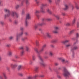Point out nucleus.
Instances as JSON below:
<instances>
[{
    "instance_id": "f257e3e1",
    "label": "nucleus",
    "mask_w": 79,
    "mask_h": 79,
    "mask_svg": "<svg viewBox=\"0 0 79 79\" xmlns=\"http://www.w3.org/2000/svg\"><path fill=\"white\" fill-rule=\"evenodd\" d=\"M4 11L7 13L5 15L6 17H8L10 16V15H11L12 16H15V17L16 18H18V17H19L18 14H17L15 11H12L11 12L10 10L6 9H4Z\"/></svg>"
},
{
    "instance_id": "f03ea898",
    "label": "nucleus",
    "mask_w": 79,
    "mask_h": 79,
    "mask_svg": "<svg viewBox=\"0 0 79 79\" xmlns=\"http://www.w3.org/2000/svg\"><path fill=\"white\" fill-rule=\"evenodd\" d=\"M47 45L46 44H44L42 47V48L40 49V50L39 51V49L37 48H35L34 49L36 53H38L39 54L42 53L44 51V48L46 47Z\"/></svg>"
},
{
    "instance_id": "7ed1b4c3",
    "label": "nucleus",
    "mask_w": 79,
    "mask_h": 79,
    "mask_svg": "<svg viewBox=\"0 0 79 79\" xmlns=\"http://www.w3.org/2000/svg\"><path fill=\"white\" fill-rule=\"evenodd\" d=\"M64 72L63 73V75L65 77H68V76H69V73L68 71L66 69L65 67H64Z\"/></svg>"
},
{
    "instance_id": "20e7f679",
    "label": "nucleus",
    "mask_w": 79,
    "mask_h": 79,
    "mask_svg": "<svg viewBox=\"0 0 79 79\" xmlns=\"http://www.w3.org/2000/svg\"><path fill=\"white\" fill-rule=\"evenodd\" d=\"M38 57L39 60L41 61L40 62V64H41V65L42 66H45V64H44V60L42 57V56H41L40 54H38Z\"/></svg>"
},
{
    "instance_id": "39448f33",
    "label": "nucleus",
    "mask_w": 79,
    "mask_h": 79,
    "mask_svg": "<svg viewBox=\"0 0 79 79\" xmlns=\"http://www.w3.org/2000/svg\"><path fill=\"white\" fill-rule=\"evenodd\" d=\"M30 19L31 16H30V14H28L26 16V19L25 21V26L27 27L28 26V22H27V19Z\"/></svg>"
},
{
    "instance_id": "423d86ee",
    "label": "nucleus",
    "mask_w": 79,
    "mask_h": 79,
    "mask_svg": "<svg viewBox=\"0 0 79 79\" xmlns=\"http://www.w3.org/2000/svg\"><path fill=\"white\" fill-rule=\"evenodd\" d=\"M47 4H42L40 7V11L43 13H45V9L44 8V6H46Z\"/></svg>"
},
{
    "instance_id": "0eeeda50",
    "label": "nucleus",
    "mask_w": 79,
    "mask_h": 79,
    "mask_svg": "<svg viewBox=\"0 0 79 79\" xmlns=\"http://www.w3.org/2000/svg\"><path fill=\"white\" fill-rule=\"evenodd\" d=\"M60 27H58L56 26L54 27L55 30H54L52 31L53 33L54 34H57L58 33V30H59Z\"/></svg>"
},
{
    "instance_id": "6e6552de",
    "label": "nucleus",
    "mask_w": 79,
    "mask_h": 79,
    "mask_svg": "<svg viewBox=\"0 0 79 79\" xmlns=\"http://www.w3.org/2000/svg\"><path fill=\"white\" fill-rule=\"evenodd\" d=\"M19 39H20V36L18 34H17L16 35L15 40L16 42H19Z\"/></svg>"
},
{
    "instance_id": "1a4fd4ad",
    "label": "nucleus",
    "mask_w": 79,
    "mask_h": 79,
    "mask_svg": "<svg viewBox=\"0 0 79 79\" xmlns=\"http://www.w3.org/2000/svg\"><path fill=\"white\" fill-rule=\"evenodd\" d=\"M77 49H78V47L77 46H75L73 48H72L71 50L72 52H73L74 50H77Z\"/></svg>"
},
{
    "instance_id": "9d476101",
    "label": "nucleus",
    "mask_w": 79,
    "mask_h": 79,
    "mask_svg": "<svg viewBox=\"0 0 79 79\" xmlns=\"http://www.w3.org/2000/svg\"><path fill=\"white\" fill-rule=\"evenodd\" d=\"M13 53V52L11 50L9 51L7 53V55H9V56H11L12 55V54Z\"/></svg>"
},
{
    "instance_id": "9b49d317",
    "label": "nucleus",
    "mask_w": 79,
    "mask_h": 79,
    "mask_svg": "<svg viewBox=\"0 0 79 79\" xmlns=\"http://www.w3.org/2000/svg\"><path fill=\"white\" fill-rule=\"evenodd\" d=\"M46 35L49 38H50L51 37H52V36L50 35V33L49 32H47L46 34Z\"/></svg>"
},
{
    "instance_id": "f8f14e48",
    "label": "nucleus",
    "mask_w": 79,
    "mask_h": 79,
    "mask_svg": "<svg viewBox=\"0 0 79 79\" xmlns=\"http://www.w3.org/2000/svg\"><path fill=\"white\" fill-rule=\"evenodd\" d=\"M2 74H3L5 79H7V77H6V73H2Z\"/></svg>"
},
{
    "instance_id": "ddd939ff",
    "label": "nucleus",
    "mask_w": 79,
    "mask_h": 79,
    "mask_svg": "<svg viewBox=\"0 0 79 79\" xmlns=\"http://www.w3.org/2000/svg\"><path fill=\"white\" fill-rule=\"evenodd\" d=\"M11 66L12 68H15V67L17 66V65L12 64H11Z\"/></svg>"
},
{
    "instance_id": "4468645a",
    "label": "nucleus",
    "mask_w": 79,
    "mask_h": 79,
    "mask_svg": "<svg viewBox=\"0 0 79 79\" xmlns=\"http://www.w3.org/2000/svg\"><path fill=\"white\" fill-rule=\"evenodd\" d=\"M25 0H23V2H24ZM26 0V3L27 5H28L29 4V2L28 0Z\"/></svg>"
},
{
    "instance_id": "2eb2a0df",
    "label": "nucleus",
    "mask_w": 79,
    "mask_h": 79,
    "mask_svg": "<svg viewBox=\"0 0 79 79\" xmlns=\"http://www.w3.org/2000/svg\"><path fill=\"white\" fill-rule=\"evenodd\" d=\"M61 61L62 63H66V62H68V61H65V60L64 59H62L61 60Z\"/></svg>"
},
{
    "instance_id": "dca6fc26",
    "label": "nucleus",
    "mask_w": 79,
    "mask_h": 79,
    "mask_svg": "<svg viewBox=\"0 0 79 79\" xmlns=\"http://www.w3.org/2000/svg\"><path fill=\"white\" fill-rule=\"evenodd\" d=\"M47 12L48 13H49V14H52V11L50 10L49 9H47Z\"/></svg>"
},
{
    "instance_id": "f3484780",
    "label": "nucleus",
    "mask_w": 79,
    "mask_h": 79,
    "mask_svg": "<svg viewBox=\"0 0 79 79\" xmlns=\"http://www.w3.org/2000/svg\"><path fill=\"white\" fill-rule=\"evenodd\" d=\"M71 43H70V44H66L65 45V47L67 48H68V47H71Z\"/></svg>"
},
{
    "instance_id": "a211bd4d",
    "label": "nucleus",
    "mask_w": 79,
    "mask_h": 79,
    "mask_svg": "<svg viewBox=\"0 0 79 79\" xmlns=\"http://www.w3.org/2000/svg\"><path fill=\"white\" fill-rule=\"evenodd\" d=\"M65 8L64 9V10H68V6L67 5H65Z\"/></svg>"
},
{
    "instance_id": "6ab92c4d",
    "label": "nucleus",
    "mask_w": 79,
    "mask_h": 79,
    "mask_svg": "<svg viewBox=\"0 0 79 79\" xmlns=\"http://www.w3.org/2000/svg\"><path fill=\"white\" fill-rule=\"evenodd\" d=\"M69 42V40H66L64 41H63L62 43L63 44H66V43H68V42Z\"/></svg>"
},
{
    "instance_id": "aec40b11",
    "label": "nucleus",
    "mask_w": 79,
    "mask_h": 79,
    "mask_svg": "<svg viewBox=\"0 0 79 79\" xmlns=\"http://www.w3.org/2000/svg\"><path fill=\"white\" fill-rule=\"evenodd\" d=\"M27 39V37H25L24 38H22L21 40L22 41H24L25 40H26Z\"/></svg>"
},
{
    "instance_id": "412c9836",
    "label": "nucleus",
    "mask_w": 79,
    "mask_h": 79,
    "mask_svg": "<svg viewBox=\"0 0 79 79\" xmlns=\"http://www.w3.org/2000/svg\"><path fill=\"white\" fill-rule=\"evenodd\" d=\"M24 54V51H22L20 53V55L21 56H23Z\"/></svg>"
},
{
    "instance_id": "4be33fe9",
    "label": "nucleus",
    "mask_w": 79,
    "mask_h": 79,
    "mask_svg": "<svg viewBox=\"0 0 79 79\" xmlns=\"http://www.w3.org/2000/svg\"><path fill=\"white\" fill-rule=\"evenodd\" d=\"M35 1L36 2V3L37 5H39V3H40V1L39 0H35Z\"/></svg>"
},
{
    "instance_id": "5701e85b",
    "label": "nucleus",
    "mask_w": 79,
    "mask_h": 79,
    "mask_svg": "<svg viewBox=\"0 0 79 79\" xmlns=\"http://www.w3.org/2000/svg\"><path fill=\"white\" fill-rule=\"evenodd\" d=\"M33 78V77H32V76H29L27 77V79H32Z\"/></svg>"
},
{
    "instance_id": "b1692460",
    "label": "nucleus",
    "mask_w": 79,
    "mask_h": 79,
    "mask_svg": "<svg viewBox=\"0 0 79 79\" xmlns=\"http://www.w3.org/2000/svg\"><path fill=\"white\" fill-rule=\"evenodd\" d=\"M23 67V66L22 65H19L18 67V70H19L20 69H21V67Z\"/></svg>"
},
{
    "instance_id": "393cba45",
    "label": "nucleus",
    "mask_w": 79,
    "mask_h": 79,
    "mask_svg": "<svg viewBox=\"0 0 79 79\" xmlns=\"http://www.w3.org/2000/svg\"><path fill=\"white\" fill-rule=\"evenodd\" d=\"M74 30H73L69 32V34H73V33L74 32Z\"/></svg>"
},
{
    "instance_id": "a878e982",
    "label": "nucleus",
    "mask_w": 79,
    "mask_h": 79,
    "mask_svg": "<svg viewBox=\"0 0 79 79\" xmlns=\"http://www.w3.org/2000/svg\"><path fill=\"white\" fill-rule=\"evenodd\" d=\"M44 24H45L43 22L41 23H39L38 24V26H42V25H44Z\"/></svg>"
},
{
    "instance_id": "bb28decb",
    "label": "nucleus",
    "mask_w": 79,
    "mask_h": 79,
    "mask_svg": "<svg viewBox=\"0 0 79 79\" xmlns=\"http://www.w3.org/2000/svg\"><path fill=\"white\" fill-rule=\"evenodd\" d=\"M25 13V10L23 9L22 12V15H23Z\"/></svg>"
},
{
    "instance_id": "cd10ccee",
    "label": "nucleus",
    "mask_w": 79,
    "mask_h": 79,
    "mask_svg": "<svg viewBox=\"0 0 79 79\" xmlns=\"http://www.w3.org/2000/svg\"><path fill=\"white\" fill-rule=\"evenodd\" d=\"M55 16L57 19H60V16H59V15H56Z\"/></svg>"
},
{
    "instance_id": "c85d7f7f",
    "label": "nucleus",
    "mask_w": 79,
    "mask_h": 79,
    "mask_svg": "<svg viewBox=\"0 0 79 79\" xmlns=\"http://www.w3.org/2000/svg\"><path fill=\"white\" fill-rule=\"evenodd\" d=\"M38 69H39V67H36L35 68V71H38Z\"/></svg>"
},
{
    "instance_id": "c756f323",
    "label": "nucleus",
    "mask_w": 79,
    "mask_h": 79,
    "mask_svg": "<svg viewBox=\"0 0 79 79\" xmlns=\"http://www.w3.org/2000/svg\"><path fill=\"white\" fill-rule=\"evenodd\" d=\"M32 59H33V60H34V61L35 60V55L33 56Z\"/></svg>"
},
{
    "instance_id": "7c9ffc66",
    "label": "nucleus",
    "mask_w": 79,
    "mask_h": 79,
    "mask_svg": "<svg viewBox=\"0 0 79 79\" xmlns=\"http://www.w3.org/2000/svg\"><path fill=\"white\" fill-rule=\"evenodd\" d=\"M57 42V40H52V43H55V42Z\"/></svg>"
},
{
    "instance_id": "2f4dec72",
    "label": "nucleus",
    "mask_w": 79,
    "mask_h": 79,
    "mask_svg": "<svg viewBox=\"0 0 79 79\" xmlns=\"http://www.w3.org/2000/svg\"><path fill=\"white\" fill-rule=\"evenodd\" d=\"M14 38V37L13 36H11L9 37V39L10 40H12V39H13Z\"/></svg>"
},
{
    "instance_id": "473e14b6",
    "label": "nucleus",
    "mask_w": 79,
    "mask_h": 79,
    "mask_svg": "<svg viewBox=\"0 0 79 79\" xmlns=\"http://www.w3.org/2000/svg\"><path fill=\"white\" fill-rule=\"evenodd\" d=\"M49 55L51 56H53V52H50Z\"/></svg>"
},
{
    "instance_id": "72a5a7b5",
    "label": "nucleus",
    "mask_w": 79,
    "mask_h": 79,
    "mask_svg": "<svg viewBox=\"0 0 79 79\" xmlns=\"http://www.w3.org/2000/svg\"><path fill=\"white\" fill-rule=\"evenodd\" d=\"M76 8L77 9V10H78V9H79V6H78V5L77 4H76Z\"/></svg>"
},
{
    "instance_id": "f704fd0d",
    "label": "nucleus",
    "mask_w": 79,
    "mask_h": 79,
    "mask_svg": "<svg viewBox=\"0 0 79 79\" xmlns=\"http://www.w3.org/2000/svg\"><path fill=\"white\" fill-rule=\"evenodd\" d=\"M19 5H16L15 6V8L16 9H18L19 8Z\"/></svg>"
},
{
    "instance_id": "c9c22d12",
    "label": "nucleus",
    "mask_w": 79,
    "mask_h": 79,
    "mask_svg": "<svg viewBox=\"0 0 79 79\" xmlns=\"http://www.w3.org/2000/svg\"><path fill=\"white\" fill-rule=\"evenodd\" d=\"M19 35V36H21V35H23V31H22Z\"/></svg>"
},
{
    "instance_id": "e433bc0d",
    "label": "nucleus",
    "mask_w": 79,
    "mask_h": 79,
    "mask_svg": "<svg viewBox=\"0 0 79 79\" xmlns=\"http://www.w3.org/2000/svg\"><path fill=\"white\" fill-rule=\"evenodd\" d=\"M0 23L2 25H3V24H5V23H4V22H3V21H1L0 22Z\"/></svg>"
},
{
    "instance_id": "4c0bfd02",
    "label": "nucleus",
    "mask_w": 79,
    "mask_h": 79,
    "mask_svg": "<svg viewBox=\"0 0 79 79\" xmlns=\"http://www.w3.org/2000/svg\"><path fill=\"white\" fill-rule=\"evenodd\" d=\"M20 31H23V30H24V28L23 27H21L20 28Z\"/></svg>"
},
{
    "instance_id": "58836bf2",
    "label": "nucleus",
    "mask_w": 79,
    "mask_h": 79,
    "mask_svg": "<svg viewBox=\"0 0 79 79\" xmlns=\"http://www.w3.org/2000/svg\"><path fill=\"white\" fill-rule=\"evenodd\" d=\"M76 20L75 19H74L72 22V23L73 24H74V23H75V22H76Z\"/></svg>"
},
{
    "instance_id": "ea45409f",
    "label": "nucleus",
    "mask_w": 79,
    "mask_h": 79,
    "mask_svg": "<svg viewBox=\"0 0 79 79\" xmlns=\"http://www.w3.org/2000/svg\"><path fill=\"white\" fill-rule=\"evenodd\" d=\"M38 76H39L37 74L35 75L34 76V79H35V78H36V77H37Z\"/></svg>"
},
{
    "instance_id": "a19ab883",
    "label": "nucleus",
    "mask_w": 79,
    "mask_h": 79,
    "mask_svg": "<svg viewBox=\"0 0 79 79\" xmlns=\"http://www.w3.org/2000/svg\"><path fill=\"white\" fill-rule=\"evenodd\" d=\"M57 77L58 79H61V76L58 74L57 75Z\"/></svg>"
},
{
    "instance_id": "79ce46f5",
    "label": "nucleus",
    "mask_w": 79,
    "mask_h": 79,
    "mask_svg": "<svg viewBox=\"0 0 79 79\" xmlns=\"http://www.w3.org/2000/svg\"><path fill=\"white\" fill-rule=\"evenodd\" d=\"M40 13L39 10H37L35 11V14H37V13Z\"/></svg>"
},
{
    "instance_id": "37998d69",
    "label": "nucleus",
    "mask_w": 79,
    "mask_h": 79,
    "mask_svg": "<svg viewBox=\"0 0 79 79\" xmlns=\"http://www.w3.org/2000/svg\"><path fill=\"white\" fill-rule=\"evenodd\" d=\"M18 23V21L15 20L14 21V24H17Z\"/></svg>"
},
{
    "instance_id": "c03bdc74",
    "label": "nucleus",
    "mask_w": 79,
    "mask_h": 79,
    "mask_svg": "<svg viewBox=\"0 0 79 79\" xmlns=\"http://www.w3.org/2000/svg\"><path fill=\"white\" fill-rule=\"evenodd\" d=\"M66 26H69L70 25V24L69 23H66Z\"/></svg>"
},
{
    "instance_id": "a18cd8bd",
    "label": "nucleus",
    "mask_w": 79,
    "mask_h": 79,
    "mask_svg": "<svg viewBox=\"0 0 79 79\" xmlns=\"http://www.w3.org/2000/svg\"><path fill=\"white\" fill-rule=\"evenodd\" d=\"M36 44L37 46H38L39 45V41H37L36 42Z\"/></svg>"
},
{
    "instance_id": "49530a36",
    "label": "nucleus",
    "mask_w": 79,
    "mask_h": 79,
    "mask_svg": "<svg viewBox=\"0 0 79 79\" xmlns=\"http://www.w3.org/2000/svg\"><path fill=\"white\" fill-rule=\"evenodd\" d=\"M40 77H44V75H43V74L40 75Z\"/></svg>"
},
{
    "instance_id": "de8ad7c7",
    "label": "nucleus",
    "mask_w": 79,
    "mask_h": 79,
    "mask_svg": "<svg viewBox=\"0 0 79 79\" xmlns=\"http://www.w3.org/2000/svg\"><path fill=\"white\" fill-rule=\"evenodd\" d=\"M50 46L51 47H52V48H54L55 47V46H54V45L52 44Z\"/></svg>"
},
{
    "instance_id": "09e8293b",
    "label": "nucleus",
    "mask_w": 79,
    "mask_h": 79,
    "mask_svg": "<svg viewBox=\"0 0 79 79\" xmlns=\"http://www.w3.org/2000/svg\"><path fill=\"white\" fill-rule=\"evenodd\" d=\"M26 50L27 51H29V48L28 47H26Z\"/></svg>"
},
{
    "instance_id": "8fccbe9b",
    "label": "nucleus",
    "mask_w": 79,
    "mask_h": 79,
    "mask_svg": "<svg viewBox=\"0 0 79 79\" xmlns=\"http://www.w3.org/2000/svg\"><path fill=\"white\" fill-rule=\"evenodd\" d=\"M15 58H18V56L17 55H15Z\"/></svg>"
},
{
    "instance_id": "3c124183",
    "label": "nucleus",
    "mask_w": 79,
    "mask_h": 79,
    "mask_svg": "<svg viewBox=\"0 0 79 79\" xmlns=\"http://www.w3.org/2000/svg\"><path fill=\"white\" fill-rule=\"evenodd\" d=\"M6 47H9L10 46V44H7V45H6Z\"/></svg>"
},
{
    "instance_id": "603ef678",
    "label": "nucleus",
    "mask_w": 79,
    "mask_h": 79,
    "mask_svg": "<svg viewBox=\"0 0 79 79\" xmlns=\"http://www.w3.org/2000/svg\"><path fill=\"white\" fill-rule=\"evenodd\" d=\"M79 37V34L78 33H77L76 34V37L77 38V37Z\"/></svg>"
},
{
    "instance_id": "864d4df0",
    "label": "nucleus",
    "mask_w": 79,
    "mask_h": 79,
    "mask_svg": "<svg viewBox=\"0 0 79 79\" xmlns=\"http://www.w3.org/2000/svg\"><path fill=\"white\" fill-rule=\"evenodd\" d=\"M47 21H52V19H47Z\"/></svg>"
},
{
    "instance_id": "5fc2aeb1",
    "label": "nucleus",
    "mask_w": 79,
    "mask_h": 79,
    "mask_svg": "<svg viewBox=\"0 0 79 79\" xmlns=\"http://www.w3.org/2000/svg\"><path fill=\"white\" fill-rule=\"evenodd\" d=\"M38 27V25H35V29H37V28Z\"/></svg>"
},
{
    "instance_id": "6e6d98bb",
    "label": "nucleus",
    "mask_w": 79,
    "mask_h": 79,
    "mask_svg": "<svg viewBox=\"0 0 79 79\" xmlns=\"http://www.w3.org/2000/svg\"><path fill=\"white\" fill-rule=\"evenodd\" d=\"M25 35H28V33H27V32H25Z\"/></svg>"
},
{
    "instance_id": "4d7b16f0",
    "label": "nucleus",
    "mask_w": 79,
    "mask_h": 79,
    "mask_svg": "<svg viewBox=\"0 0 79 79\" xmlns=\"http://www.w3.org/2000/svg\"><path fill=\"white\" fill-rule=\"evenodd\" d=\"M23 47H20L19 48V49H20L21 50H23Z\"/></svg>"
},
{
    "instance_id": "13d9d810",
    "label": "nucleus",
    "mask_w": 79,
    "mask_h": 79,
    "mask_svg": "<svg viewBox=\"0 0 79 79\" xmlns=\"http://www.w3.org/2000/svg\"><path fill=\"white\" fill-rule=\"evenodd\" d=\"M2 0H0V5H2Z\"/></svg>"
},
{
    "instance_id": "bf43d9fd",
    "label": "nucleus",
    "mask_w": 79,
    "mask_h": 79,
    "mask_svg": "<svg viewBox=\"0 0 79 79\" xmlns=\"http://www.w3.org/2000/svg\"><path fill=\"white\" fill-rule=\"evenodd\" d=\"M58 63H55V66H58Z\"/></svg>"
},
{
    "instance_id": "052dcab7",
    "label": "nucleus",
    "mask_w": 79,
    "mask_h": 79,
    "mask_svg": "<svg viewBox=\"0 0 79 79\" xmlns=\"http://www.w3.org/2000/svg\"><path fill=\"white\" fill-rule=\"evenodd\" d=\"M49 2V3H52V0H48Z\"/></svg>"
},
{
    "instance_id": "680f3d73",
    "label": "nucleus",
    "mask_w": 79,
    "mask_h": 79,
    "mask_svg": "<svg viewBox=\"0 0 79 79\" xmlns=\"http://www.w3.org/2000/svg\"><path fill=\"white\" fill-rule=\"evenodd\" d=\"M29 63L30 64H32V61H30Z\"/></svg>"
},
{
    "instance_id": "e2e57ef3",
    "label": "nucleus",
    "mask_w": 79,
    "mask_h": 79,
    "mask_svg": "<svg viewBox=\"0 0 79 79\" xmlns=\"http://www.w3.org/2000/svg\"><path fill=\"white\" fill-rule=\"evenodd\" d=\"M77 26L78 27H79V22H77Z\"/></svg>"
},
{
    "instance_id": "0e129e2a",
    "label": "nucleus",
    "mask_w": 79,
    "mask_h": 79,
    "mask_svg": "<svg viewBox=\"0 0 79 79\" xmlns=\"http://www.w3.org/2000/svg\"><path fill=\"white\" fill-rule=\"evenodd\" d=\"M19 75L20 76H23V74L21 73H20L19 74Z\"/></svg>"
},
{
    "instance_id": "69168bd1",
    "label": "nucleus",
    "mask_w": 79,
    "mask_h": 79,
    "mask_svg": "<svg viewBox=\"0 0 79 79\" xmlns=\"http://www.w3.org/2000/svg\"><path fill=\"white\" fill-rule=\"evenodd\" d=\"M72 10L74 9V6H72Z\"/></svg>"
},
{
    "instance_id": "338daca9",
    "label": "nucleus",
    "mask_w": 79,
    "mask_h": 79,
    "mask_svg": "<svg viewBox=\"0 0 79 79\" xmlns=\"http://www.w3.org/2000/svg\"><path fill=\"white\" fill-rule=\"evenodd\" d=\"M60 0H56V2H59V1H60Z\"/></svg>"
},
{
    "instance_id": "774afa93",
    "label": "nucleus",
    "mask_w": 79,
    "mask_h": 79,
    "mask_svg": "<svg viewBox=\"0 0 79 79\" xmlns=\"http://www.w3.org/2000/svg\"><path fill=\"white\" fill-rule=\"evenodd\" d=\"M49 69L50 70V71H52V69L50 67H49Z\"/></svg>"
}]
</instances>
